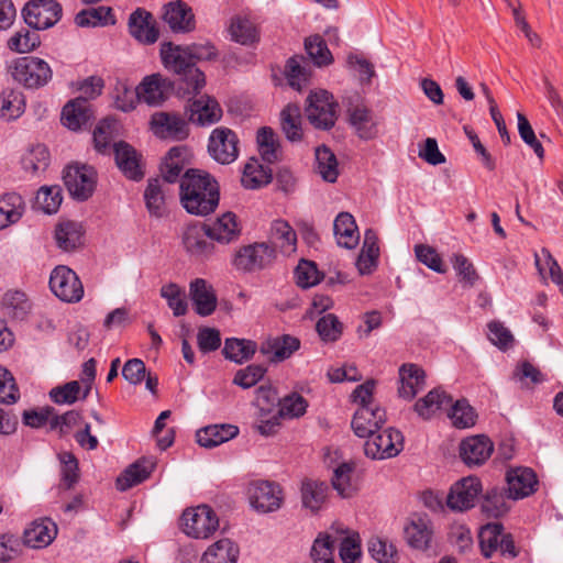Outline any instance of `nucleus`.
Segmentation results:
<instances>
[{"mask_svg": "<svg viewBox=\"0 0 563 563\" xmlns=\"http://www.w3.org/2000/svg\"><path fill=\"white\" fill-rule=\"evenodd\" d=\"M36 31L37 30L30 31L27 29L18 31L8 41L9 48L16 53H29L33 51L40 45V36Z\"/></svg>", "mask_w": 563, "mask_h": 563, "instance_id": "69168bd1", "label": "nucleus"}, {"mask_svg": "<svg viewBox=\"0 0 563 563\" xmlns=\"http://www.w3.org/2000/svg\"><path fill=\"white\" fill-rule=\"evenodd\" d=\"M272 177L273 172L269 167L252 159L245 165L241 181L246 189H256L269 184Z\"/></svg>", "mask_w": 563, "mask_h": 563, "instance_id": "de8ad7c7", "label": "nucleus"}, {"mask_svg": "<svg viewBox=\"0 0 563 563\" xmlns=\"http://www.w3.org/2000/svg\"><path fill=\"white\" fill-rule=\"evenodd\" d=\"M338 102L332 93L319 89L307 97L305 113L309 123L317 130L329 131L338 120Z\"/></svg>", "mask_w": 563, "mask_h": 563, "instance_id": "7ed1b4c3", "label": "nucleus"}, {"mask_svg": "<svg viewBox=\"0 0 563 563\" xmlns=\"http://www.w3.org/2000/svg\"><path fill=\"white\" fill-rule=\"evenodd\" d=\"M80 383L71 380L51 389L49 397L57 405H73L80 399Z\"/></svg>", "mask_w": 563, "mask_h": 563, "instance_id": "338daca9", "label": "nucleus"}, {"mask_svg": "<svg viewBox=\"0 0 563 563\" xmlns=\"http://www.w3.org/2000/svg\"><path fill=\"white\" fill-rule=\"evenodd\" d=\"M481 492L482 484L477 477H464L451 487L446 497V505L452 510H467L475 506V501Z\"/></svg>", "mask_w": 563, "mask_h": 563, "instance_id": "2eb2a0df", "label": "nucleus"}, {"mask_svg": "<svg viewBox=\"0 0 563 563\" xmlns=\"http://www.w3.org/2000/svg\"><path fill=\"white\" fill-rule=\"evenodd\" d=\"M504 533V526L500 522H490L482 527L478 533L482 554L489 559L498 549L500 538Z\"/></svg>", "mask_w": 563, "mask_h": 563, "instance_id": "603ef678", "label": "nucleus"}, {"mask_svg": "<svg viewBox=\"0 0 563 563\" xmlns=\"http://www.w3.org/2000/svg\"><path fill=\"white\" fill-rule=\"evenodd\" d=\"M353 465L350 463L340 464L333 472L332 486L343 498H350L355 493V487L351 483Z\"/></svg>", "mask_w": 563, "mask_h": 563, "instance_id": "052dcab7", "label": "nucleus"}, {"mask_svg": "<svg viewBox=\"0 0 563 563\" xmlns=\"http://www.w3.org/2000/svg\"><path fill=\"white\" fill-rule=\"evenodd\" d=\"M180 202L187 212L207 216L219 203L217 181L207 173L197 169L187 170L180 179Z\"/></svg>", "mask_w": 563, "mask_h": 563, "instance_id": "f257e3e1", "label": "nucleus"}, {"mask_svg": "<svg viewBox=\"0 0 563 563\" xmlns=\"http://www.w3.org/2000/svg\"><path fill=\"white\" fill-rule=\"evenodd\" d=\"M308 67L309 64L302 56L289 58L286 64V77L289 86L301 90L309 80L310 70Z\"/></svg>", "mask_w": 563, "mask_h": 563, "instance_id": "6e6d98bb", "label": "nucleus"}, {"mask_svg": "<svg viewBox=\"0 0 563 563\" xmlns=\"http://www.w3.org/2000/svg\"><path fill=\"white\" fill-rule=\"evenodd\" d=\"M92 118L91 106L85 98H76L65 104L62 111L63 124L73 131L85 128Z\"/></svg>", "mask_w": 563, "mask_h": 563, "instance_id": "bb28decb", "label": "nucleus"}, {"mask_svg": "<svg viewBox=\"0 0 563 563\" xmlns=\"http://www.w3.org/2000/svg\"><path fill=\"white\" fill-rule=\"evenodd\" d=\"M161 296L166 299L168 307L175 317L184 316L187 312L185 291L175 283H169L161 288Z\"/></svg>", "mask_w": 563, "mask_h": 563, "instance_id": "680f3d73", "label": "nucleus"}, {"mask_svg": "<svg viewBox=\"0 0 563 563\" xmlns=\"http://www.w3.org/2000/svg\"><path fill=\"white\" fill-rule=\"evenodd\" d=\"M239 429L233 424H214L199 429L196 433L200 446L212 449L238 435Z\"/></svg>", "mask_w": 563, "mask_h": 563, "instance_id": "2f4dec72", "label": "nucleus"}, {"mask_svg": "<svg viewBox=\"0 0 563 563\" xmlns=\"http://www.w3.org/2000/svg\"><path fill=\"white\" fill-rule=\"evenodd\" d=\"M316 330L322 341L335 342L342 335L343 324L335 314L328 313L317 321Z\"/></svg>", "mask_w": 563, "mask_h": 563, "instance_id": "e2e57ef3", "label": "nucleus"}, {"mask_svg": "<svg viewBox=\"0 0 563 563\" xmlns=\"http://www.w3.org/2000/svg\"><path fill=\"white\" fill-rule=\"evenodd\" d=\"M386 422V411L379 406H361L355 411L351 427L358 438L373 437Z\"/></svg>", "mask_w": 563, "mask_h": 563, "instance_id": "a211bd4d", "label": "nucleus"}, {"mask_svg": "<svg viewBox=\"0 0 563 563\" xmlns=\"http://www.w3.org/2000/svg\"><path fill=\"white\" fill-rule=\"evenodd\" d=\"M494 445L485 435H475L462 441L460 455L468 466L483 464L493 453Z\"/></svg>", "mask_w": 563, "mask_h": 563, "instance_id": "b1692460", "label": "nucleus"}, {"mask_svg": "<svg viewBox=\"0 0 563 563\" xmlns=\"http://www.w3.org/2000/svg\"><path fill=\"white\" fill-rule=\"evenodd\" d=\"M333 232L336 242L345 249H354L360 240L357 225L353 216L349 212H341L336 216L333 223Z\"/></svg>", "mask_w": 563, "mask_h": 563, "instance_id": "473e14b6", "label": "nucleus"}, {"mask_svg": "<svg viewBox=\"0 0 563 563\" xmlns=\"http://www.w3.org/2000/svg\"><path fill=\"white\" fill-rule=\"evenodd\" d=\"M114 158L119 169L130 179L140 180L144 176L141 165V155L126 142H118L113 145Z\"/></svg>", "mask_w": 563, "mask_h": 563, "instance_id": "4be33fe9", "label": "nucleus"}, {"mask_svg": "<svg viewBox=\"0 0 563 563\" xmlns=\"http://www.w3.org/2000/svg\"><path fill=\"white\" fill-rule=\"evenodd\" d=\"M509 492L504 487H493L486 492L482 503V511L492 518H499L505 516L510 507Z\"/></svg>", "mask_w": 563, "mask_h": 563, "instance_id": "f704fd0d", "label": "nucleus"}, {"mask_svg": "<svg viewBox=\"0 0 563 563\" xmlns=\"http://www.w3.org/2000/svg\"><path fill=\"white\" fill-rule=\"evenodd\" d=\"M256 351V343L251 340L230 338L224 342L222 354L225 358L242 364L249 361Z\"/></svg>", "mask_w": 563, "mask_h": 563, "instance_id": "49530a36", "label": "nucleus"}, {"mask_svg": "<svg viewBox=\"0 0 563 563\" xmlns=\"http://www.w3.org/2000/svg\"><path fill=\"white\" fill-rule=\"evenodd\" d=\"M183 245L186 252L198 261L208 260L214 252L207 224L197 222L186 227L183 233Z\"/></svg>", "mask_w": 563, "mask_h": 563, "instance_id": "4468645a", "label": "nucleus"}, {"mask_svg": "<svg viewBox=\"0 0 563 563\" xmlns=\"http://www.w3.org/2000/svg\"><path fill=\"white\" fill-rule=\"evenodd\" d=\"M301 122V109L297 103H288L280 111V128L288 141L299 142L302 140Z\"/></svg>", "mask_w": 563, "mask_h": 563, "instance_id": "c9c22d12", "label": "nucleus"}, {"mask_svg": "<svg viewBox=\"0 0 563 563\" xmlns=\"http://www.w3.org/2000/svg\"><path fill=\"white\" fill-rule=\"evenodd\" d=\"M152 14L143 9H136L129 19L130 34L141 43L153 44L158 38V30L152 21Z\"/></svg>", "mask_w": 563, "mask_h": 563, "instance_id": "cd10ccee", "label": "nucleus"}, {"mask_svg": "<svg viewBox=\"0 0 563 563\" xmlns=\"http://www.w3.org/2000/svg\"><path fill=\"white\" fill-rule=\"evenodd\" d=\"M317 173L328 183H334L339 176L338 161L334 153L325 145L316 150Z\"/></svg>", "mask_w": 563, "mask_h": 563, "instance_id": "8fccbe9b", "label": "nucleus"}, {"mask_svg": "<svg viewBox=\"0 0 563 563\" xmlns=\"http://www.w3.org/2000/svg\"><path fill=\"white\" fill-rule=\"evenodd\" d=\"M62 189L59 186H43L35 197V206L47 214L56 213L62 203Z\"/></svg>", "mask_w": 563, "mask_h": 563, "instance_id": "13d9d810", "label": "nucleus"}, {"mask_svg": "<svg viewBox=\"0 0 563 563\" xmlns=\"http://www.w3.org/2000/svg\"><path fill=\"white\" fill-rule=\"evenodd\" d=\"M154 463L145 459L137 460L129 465L120 476H118L115 486L119 490L125 492L131 487L144 482L153 472Z\"/></svg>", "mask_w": 563, "mask_h": 563, "instance_id": "72a5a7b5", "label": "nucleus"}, {"mask_svg": "<svg viewBox=\"0 0 563 563\" xmlns=\"http://www.w3.org/2000/svg\"><path fill=\"white\" fill-rule=\"evenodd\" d=\"M399 397L411 400L426 385V373L416 364H404L399 368Z\"/></svg>", "mask_w": 563, "mask_h": 563, "instance_id": "a878e982", "label": "nucleus"}, {"mask_svg": "<svg viewBox=\"0 0 563 563\" xmlns=\"http://www.w3.org/2000/svg\"><path fill=\"white\" fill-rule=\"evenodd\" d=\"M346 106L349 122L362 140H373L377 135V123L371 110L363 104L358 93L343 99Z\"/></svg>", "mask_w": 563, "mask_h": 563, "instance_id": "9d476101", "label": "nucleus"}, {"mask_svg": "<svg viewBox=\"0 0 563 563\" xmlns=\"http://www.w3.org/2000/svg\"><path fill=\"white\" fill-rule=\"evenodd\" d=\"M70 196L79 201L87 200L96 187V172L89 166H68L63 175Z\"/></svg>", "mask_w": 563, "mask_h": 563, "instance_id": "f8f14e48", "label": "nucleus"}, {"mask_svg": "<svg viewBox=\"0 0 563 563\" xmlns=\"http://www.w3.org/2000/svg\"><path fill=\"white\" fill-rule=\"evenodd\" d=\"M81 225L77 222L66 221L56 225L55 241L57 246L65 252L76 250L81 244Z\"/></svg>", "mask_w": 563, "mask_h": 563, "instance_id": "c03bdc74", "label": "nucleus"}, {"mask_svg": "<svg viewBox=\"0 0 563 563\" xmlns=\"http://www.w3.org/2000/svg\"><path fill=\"white\" fill-rule=\"evenodd\" d=\"M163 184L158 178L148 179L144 192V199L148 212L155 217H162L165 207V191Z\"/></svg>", "mask_w": 563, "mask_h": 563, "instance_id": "864d4df0", "label": "nucleus"}, {"mask_svg": "<svg viewBox=\"0 0 563 563\" xmlns=\"http://www.w3.org/2000/svg\"><path fill=\"white\" fill-rule=\"evenodd\" d=\"M239 548L230 539H221L211 544L201 558V563H236Z\"/></svg>", "mask_w": 563, "mask_h": 563, "instance_id": "4c0bfd02", "label": "nucleus"}, {"mask_svg": "<svg viewBox=\"0 0 563 563\" xmlns=\"http://www.w3.org/2000/svg\"><path fill=\"white\" fill-rule=\"evenodd\" d=\"M239 139L229 128L214 129L209 137L208 152L220 164H231L239 156Z\"/></svg>", "mask_w": 563, "mask_h": 563, "instance_id": "ddd939ff", "label": "nucleus"}, {"mask_svg": "<svg viewBox=\"0 0 563 563\" xmlns=\"http://www.w3.org/2000/svg\"><path fill=\"white\" fill-rule=\"evenodd\" d=\"M300 347V340L289 334L267 339L260 347L272 362L278 363L289 358Z\"/></svg>", "mask_w": 563, "mask_h": 563, "instance_id": "393cba45", "label": "nucleus"}, {"mask_svg": "<svg viewBox=\"0 0 563 563\" xmlns=\"http://www.w3.org/2000/svg\"><path fill=\"white\" fill-rule=\"evenodd\" d=\"M188 119L176 112H155L151 117V129L161 139L186 140L189 135Z\"/></svg>", "mask_w": 563, "mask_h": 563, "instance_id": "9b49d317", "label": "nucleus"}, {"mask_svg": "<svg viewBox=\"0 0 563 563\" xmlns=\"http://www.w3.org/2000/svg\"><path fill=\"white\" fill-rule=\"evenodd\" d=\"M506 483L509 497L518 500L534 493L538 479L531 468L515 467L507 472Z\"/></svg>", "mask_w": 563, "mask_h": 563, "instance_id": "aec40b11", "label": "nucleus"}, {"mask_svg": "<svg viewBox=\"0 0 563 563\" xmlns=\"http://www.w3.org/2000/svg\"><path fill=\"white\" fill-rule=\"evenodd\" d=\"M22 167L26 172L35 174L45 170L49 164V153L42 144L30 147L21 159Z\"/></svg>", "mask_w": 563, "mask_h": 563, "instance_id": "4d7b16f0", "label": "nucleus"}, {"mask_svg": "<svg viewBox=\"0 0 563 563\" xmlns=\"http://www.w3.org/2000/svg\"><path fill=\"white\" fill-rule=\"evenodd\" d=\"M297 235L294 229L284 220H276L271 228L269 245L276 251L277 247L284 253L295 251Z\"/></svg>", "mask_w": 563, "mask_h": 563, "instance_id": "37998d69", "label": "nucleus"}, {"mask_svg": "<svg viewBox=\"0 0 563 563\" xmlns=\"http://www.w3.org/2000/svg\"><path fill=\"white\" fill-rule=\"evenodd\" d=\"M517 121H518V133H519L521 140L530 148H532V151L534 152L537 157L542 161L544 158V148H543L541 142L539 141V139L537 137L536 132L532 129L529 120L527 119V117L523 113L518 112Z\"/></svg>", "mask_w": 563, "mask_h": 563, "instance_id": "0e129e2a", "label": "nucleus"}, {"mask_svg": "<svg viewBox=\"0 0 563 563\" xmlns=\"http://www.w3.org/2000/svg\"><path fill=\"white\" fill-rule=\"evenodd\" d=\"M275 260V250L266 242L240 247L232 261L233 266L242 272L261 271Z\"/></svg>", "mask_w": 563, "mask_h": 563, "instance_id": "0eeeda50", "label": "nucleus"}, {"mask_svg": "<svg viewBox=\"0 0 563 563\" xmlns=\"http://www.w3.org/2000/svg\"><path fill=\"white\" fill-rule=\"evenodd\" d=\"M451 412L449 417L457 428H470L475 424L476 413L466 400H457L451 404Z\"/></svg>", "mask_w": 563, "mask_h": 563, "instance_id": "774afa93", "label": "nucleus"}, {"mask_svg": "<svg viewBox=\"0 0 563 563\" xmlns=\"http://www.w3.org/2000/svg\"><path fill=\"white\" fill-rule=\"evenodd\" d=\"M249 496L252 507L263 514L278 510L283 503L279 486L267 481L252 483L249 488Z\"/></svg>", "mask_w": 563, "mask_h": 563, "instance_id": "dca6fc26", "label": "nucleus"}, {"mask_svg": "<svg viewBox=\"0 0 563 563\" xmlns=\"http://www.w3.org/2000/svg\"><path fill=\"white\" fill-rule=\"evenodd\" d=\"M62 5L56 0H32L23 9L25 23L34 30H46L62 18Z\"/></svg>", "mask_w": 563, "mask_h": 563, "instance_id": "1a4fd4ad", "label": "nucleus"}, {"mask_svg": "<svg viewBox=\"0 0 563 563\" xmlns=\"http://www.w3.org/2000/svg\"><path fill=\"white\" fill-rule=\"evenodd\" d=\"M57 536V526L49 518L32 521L23 533V543L32 549L48 547Z\"/></svg>", "mask_w": 563, "mask_h": 563, "instance_id": "412c9836", "label": "nucleus"}, {"mask_svg": "<svg viewBox=\"0 0 563 563\" xmlns=\"http://www.w3.org/2000/svg\"><path fill=\"white\" fill-rule=\"evenodd\" d=\"M404 449V435L394 428L374 433L364 444V453L373 460H384L397 456Z\"/></svg>", "mask_w": 563, "mask_h": 563, "instance_id": "423d86ee", "label": "nucleus"}, {"mask_svg": "<svg viewBox=\"0 0 563 563\" xmlns=\"http://www.w3.org/2000/svg\"><path fill=\"white\" fill-rule=\"evenodd\" d=\"M453 399L443 389L434 388L417 400L413 410L424 420L431 419L441 410L450 408Z\"/></svg>", "mask_w": 563, "mask_h": 563, "instance_id": "c756f323", "label": "nucleus"}, {"mask_svg": "<svg viewBox=\"0 0 563 563\" xmlns=\"http://www.w3.org/2000/svg\"><path fill=\"white\" fill-rule=\"evenodd\" d=\"M187 148L185 146L172 147L161 165V173L164 183H175L184 169Z\"/></svg>", "mask_w": 563, "mask_h": 563, "instance_id": "ea45409f", "label": "nucleus"}, {"mask_svg": "<svg viewBox=\"0 0 563 563\" xmlns=\"http://www.w3.org/2000/svg\"><path fill=\"white\" fill-rule=\"evenodd\" d=\"M305 48L313 64L318 67L328 66L333 62L332 54L320 35H312L306 38Z\"/></svg>", "mask_w": 563, "mask_h": 563, "instance_id": "bf43d9fd", "label": "nucleus"}, {"mask_svg": "<svg viewBox=\"0 0 563 563\" xmlns=\"http://www.w3.org/2000/svg\"><path fill=\"white\" fill-rule=\"evenodd\" d=\"M135 89L139 101L150 106H158L169 97L174 84L161 74H153L145 77Z\"/></svg>", "mask_w": 563, "mask_h": 563, "instance_id": "f3484780", "label": "nucleus"}, {"mask_svg": "<svg viewBox=\"0 0 563 563\" xmlns=\"http://www.w3.org/2000/svg\"><path fill=\"white\" fill-rule=\"evenodd\" d=\"M185 117L192 123L207 125L218 122L222 110L216 99L205 95L185 107Z\"/></svg>", "mask_w": 563, "mask_h": 563, "instance_id": "6ab92c4d", "label": "nucleus"}, {"mask_svg": "<svg viewBox=\"0 0 563 563\" xmlns=\"http://www.w3.org/2000/svg\"><path fill=\"white\" fill-rule=\"evenodd\" d=\"M164 8L163 19L173 32L187 33L195 29V15L187 3L176 0L167 3Z\"/></svg>", "mask_w": 563, "mask_h": 563, "instance_id": "5701e85b", "label": "nucleus"}, {"mask_svg": "<svg viewBox=\"0 0 563 563\" xmlns=\"http://www.w3.org/2000/svg\"><path fill=\"white\" fill-rule=\"evenodd\" d=\"M161 57L164 67L178 76L179 97L198 95L205 87V74L192 63L186 46L164 42L161 44Z\"/></svg>", "mask_w": 563, "mask_h": 563, "instance_id": "f03ea898", "label": "nucleus"}, {"mask_svg": "<svg viewBox=\"0 0 563 563\" xmlns=\"http://www.w3.org/2000/svg\"><path fill=\"white\" fill-rule=\"evenodd\" d=\"M332 531L339 538V555L343 563H360L362 550L360 536L356 532L346 534L344 529L332 527Z\"/></svg>", "mask_w": 563, "mask_h": 563, "instance_id": "e433bc0d", "label": "nucleus"}, {"mask_svg": "<svg viewBox=\"0 0 563 563\" xmlns=\"http://www.w3.org/2000/svg\"><path fill=\"white\" fill-rule=\"evenodd\" d=\"M9 70L15 81L29 89H38L47 85L53 71L49 65L38 57L25 56L16 58Z\"/></svg>", "mask_w": 563, "mask_h": 563, "instance_id": "20e7f679", "label": "nucleus"}, {"mask_svg": "<svg viewBox=\"0 0 563 563\" xmlns=\"http://www.w3.org/2000/svg\"><path fill=\"white\" fill-rule=\"evenodd\" d=\"M405 538L409 547L417 550H427L430 547L432 530L429 522L422 518L412 520L405 528Z\"/></svg>", "mask_w": 563, "mask_h": 563, "instance_id": "a18cd8bd", "label": "nucleus"}, {"mask_svg": "<svg viewBox=\"0 0 563 563\" xmlns=\"http://www.w3.org/2000/svg\"><path fill=\"white\" fill-rule=\"evenodd\" d=\"M256 143L263 161L273 164L280 159L279 141L272 128L263 126L258 129Z\"/></svg>", "mask_w": 563, "mask_h": 563, "instance_id": "79ce46f5", "label": "nucleus"}, {"mask_svg": "<svg viewBox=\"0 0 563 563\" xmlns=\"http://www.w3.org/2000/svg\"><path fill=\"white\" fill-rule=\"evenodd\" d=\"M183 531L195 539H207L219 528V518L208 505L186 509L181 515Z\"/></svg>", "mask_w": 563, "mask_h": 563, "instance_id": "39448f33", "label": "nucleus"}, {"mask_svg": "<svg viewBox=\"0 0 563 563\" xmlns=\"http://www.w3.org/2000/svg\"><path fill=\"white\" fill-rule=\"evenodd\" d=\"M24 211V201L15 192L5 194L0 198V230L18 222Z\"/></svg>", "mask_w": 563, "mask_h": 563, "instance_id": "a19ab883", "label": "nucleus"}, {"mask_svg": "<svg viewBox=\"0 0 563 563\" xmlns=\"http://www.w3.org/2000/svg\"><path fill=\"white\" fill-rule=\"evenodd\" d=\"M75 22L78 26L88 27L114 24L115 20L112 14V9L110 7L101 5L98 8L81 10L76 14Z\"/></svg>", "mask_w": 563, "mask_h": 563, "instance_id": "3c124183", "label": "nucleus"}, {"mask_svg": "<svg viewBox=\"0 0 563 563\" xmlns=\"http://www.w3.org/2000/svg\"><path fill=\"white\" fill-rule=\"evenodd\" d=\"M189 295L199 316H210L217 308V296L211 285L202 278L190 283Z\"/></svg>", "mask_w": 563, "mask_h": 563, "instance_id": "c85d7f7f", "label": "nucleus"}, {"mask_svg": "<svg viewBox=\"0 0 563 563\" xmlns=\"http://www.w3.org/2000/svg\"><path fill=\"white\" fill-rule=\"evenodd\" d=\"M328 486L323 482L305 481L301 486V499L303 507L312 512L318 511L325 501Z\"/></svg>", "mask_w": 563, "mask_h": 563, "instance_id": "09e8293b", "label": "nucleus"}, {"mask_svg": "<svg viewBox=\"0 0 563 563\" xmlns=\"http://www.w3.org/2000/svg\"><path fill=\"white\" fill-rule=\"evenodd\" d=\"M339 538L332 531L318 534L311 547L310 556L313 563H335L334 549Z\"/></svg>", "mask_w": 563, "mask_h": 563, "instance_id": "58836bf2", "label": "nucleus"}, {"mask_svg": "<svg viewBox=\"0 0 563 563\" xmlns=\"http://www.w3.org/2000/svg\"><path fill=\"white\" fill-rule=\"evenodd\" d=\"M49 288L65 302H78L84 296V286L77 274L67 266H56L51 273Z\"/></svg>", "mask_w": 563, "mask_h": 563, "instance_id": "6e6552de", "label": "nucleus"}, {"mask_svg": "<svg viewBox=\"0 0 563 563\" xmlns=\"http://www.w3.org/2000/svg\"><path fill=\"white\" fill-rule=\"evenodd\" d=\"M371 556L378 563H397L398 552L396 547L387 539L372 537L367 542Z\"/></svg>", "mask_w": 563, "mask_h": 563, "instance_id": "5fc2aeb1", "label": "nucleus"}, {"mask_svg": "<svg viewBox=\"0 0 563 563\" xmlns=\"http://www.w3.org/2000/svg\"><path fill=\"white\" fill-rule=\"evenodd\" d=\"M207 229L210 240L222 244L235 241L241 233L236 216L232 212L223 213L212 224L207 225Z\"/></svg>", "mask_w": 563, "mask_h": 563, "instance_id": "7c9ffc66", "label": "nucleus"}]
</instances>
